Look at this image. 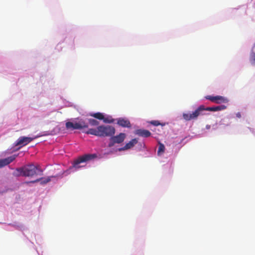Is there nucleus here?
<instances>
[{"mask_svg":"<svg viewBox=\"0 0 255 255\" xmlns=\"http://www.w3.org/2000/svg\"><path fill=\"white\" fill-rule=\"evenodd\" d=\"M227 107L224 105L206 108L204 105H201L192 113H183V118L185 121H189L197 119L199 116L203 115V112L205 111L216 112L224 110Z\"/></svg>","mask_w":255,"mask_h":255,"instance_id":"obj_1","label":"nucleus"},{"mask_svg":"<svg viewBox=\"0 0 255 255\" xmlns=\"http://www.w3.org/2000/svg\"><path fill=\"white\" fill-rule=\"evenodd\" d=\"M16 176H23L27 177H33L35 175H42L43 170L39 165L35 166L34 164H29L23 167L17 168L16 169Z\"/></svg>","mask_w":255,"mask_h":255,"instance_id":"obj_2","label":"nucleus"},{"mask_svg":"<svg viewBox=\"0 0 255 255\" xmlns=\"http://www.w3.org/2000/svg\"><path fill=\"white\" fill-rule=\"evenodd\" d=\"M100 137L110 136L115 134V128L112 126H99Z\"/></svg>","mask_w":255,"mask_h":255,"instance_id":"obj_3","label":"nucleus"},{"mask_svg":"<svg viewBox=\"0 0 255 255\" xmlns=\"http://www.w3.org/2000/svg\"><path fill=\"white\" fill-rule=\"evenodd\" d=\"M96 157L97 155L95 154H85L82 156L79 157L74 161L73 163V167L76 168H79L80 167V166L79 165L80 163L93 159Z\"/></svg>","mask_w":255,"mask_h":255,"instance_id":"obj_4","label":"nucleus"},{"mask_svg":"<svg viewBox=\"0 0 255 255\" xmlns=\"http://www.w3.org/2000/svg\"><path fill=\"white\" fill-rule=\"evenodd\" d=\"M126 134L124 133H120L117 135L111 136L110 142L108 144L109 147H113L116 143H122L126 138Z\"/></svg>","mask_w":255,"mask_h":255,"instance_id":"obj_5","label":"nucleus"},{"mask_svg":"<svg viewBox=\"0 0 255 255\" xmlns=\"http://www.w3.org/2000/svg\"><path fill=\"white\" fill-rule=\"evenodd\" d=\"M39 136H40V135H38L33 137L20 136L15 142L14 145L15 146L20 145V147L18 148V149H19L20 147L27 145L28 143L32 141L33 139Z\"/></svg>","mask_w":255,"mask_h":255,"instance_id":"obj_6","label":"nucleus"},{"mask_svg":"<svg viewBox=\"0 0 255 255\" xmlns=\"http://www.w3.org/2000/svg\"><path fill=\"white\" fill-rule=\"evenodd\" d=\"M205 98L207 100H210L211 102L215 104H220L222 103H227L228 102L227 98L222 96H206Z\"/></svg>","mask_w":255,"mask_h":255,"instance_id":"obj_7","label":"nucleus"},{"mask_svg":"<svg viewBox=\"0 0 255 255\" xmlns=\"http://www.w3.org/2000/svg\"><path fill=\"white\" fill-rule=\"evenodd\" d=\"M17 156V155H13L7 158L0 159V168L12 162Z\"/></svg>","mask_w":255,"mask_h":255,"instance_id":"obj_8","label":"nucleus"},{"mask_svg":"<svg viewBox=\"0 0 255 255\" xmlns=\"http://www.w3.org/2000/svg\"><path fill=\"white\" fill-rule=\"evenodd\" d=\"M117 124L124 128H130L131 124L128 120L125 118H119L117 120Z\"/></svg>","mask_w":255,"mask_h":255,"instance_id":"obj_9","label":"nucleus"},{"mask_svg":"<svg viewBox=\"0 0 255 255\" xmlns=\"http://www.w3.org/2000/svg\"><path fill=\"white\" fill-rule=\"evenodd\" d=\"M137 143V140L136 138L132 139L129 142L127 143L123 147L120 148L119 151L126 150L132 147Z\"/></svg>","mask_w":255,"mask_h":255,"instance_id":"obj_10","label":"nucleus"},{"mask_svg":"<svg viewBox=\"0 0 255 255\" xmlns=\"http://www.w3.org/2000/svg\"><path fill=\"white\" fill-rule=\"evenodd\" d=\"M135 133L140 136L143 137H148L151 135V132L146 129H139L135 131Z\"/></svg>","mask_w":255,"mask_h":255,"instance_id":"obj_11","label":"nucleus"},{"mask_svg":"<svg viewBox=\"0 0 255 255\" xmlns=\"http://www.w3.org/2000/svg\"><path fill=\"white\" fill-rule=\"evenodd\" d=\"M65 127L67 129H81V127L78 125V123L68 122L66 123Z\"/></svg>","mask_w":255,"mask_h":255,"instance_id":"obj_12","label":"nucleus"},{"mask_svg":"<svg viewBox=\"0 0 255 255\" xmlns=\"http://www.w3.org/2000/svg\"><path fill=\"white\" fill-rule=\"evenodd\" d=\"M99 126L96 128H90L84 132L88 134H92L97 136H100L99 131Z\"/></svg>","mask_w":255,"mask_h":255,"instance_id":"obj_13","label":"nucleus"},{"mask_svg":"<svg viewBox=\"0 0 255 255\" xmlns=\"http://www.w3.org/2000/svg\"><path fill=\"white\" fill-rule=\"evenodd\" d=\"M50 180H51V177H47L46 178H40L37 179H36L35 180L30 181V182H29V183H35V182H37L40 181V183L41 184H45L47 183L49 181H50ZM26 183H28V182H26Z\"/></svg>","mask_w":255,"mask_h":255,"instance_id":"obj_14","label":"nucleus"},{"mask_svg":"<svg viewBox=\"0 0 255 255\" xmlns=\"http://www.w3.org/2000/svg\"><path fill=\"white\" fill-rule=\"evenodd\" d=\"M250 60L252 65H255V42L252 48Z\"/></svg>","mask_w":255,"mask_h":255,"instance_id":"obj_15","label":"nucleus"},{"mask_svg":"<svg viewBox=\"0 0 255 255\" xmlns=\"http://www.w3.org/2000/svg\"><path fill=\"white\" fill-rule=\"evenodd\" d=\"M90 115L97 119L99 120H103L104 119V116L101 113H96L94 114H90Z\"/></svg>","mask_w":255,"mask_h":255,"instance_id":"obj_16","label":"nucleus"},{"mask_svg":"<svg viewBox=\"0 0 255 255\" xmlns=\"http://www.w3.org/2000/svg\"><path fill=\"white\" fill-rule=\"evenodd\" d=\"M78 125L81 127V129H83L84 128H88V124L86 123L84 120L81 119L79 122L78 123Z\"/></svg>","mask_w":255,"mask_h":255,"instance_id":"obj_17","label":"nucleus"},{"mask_svg":"<svg viewBox=\"0 0 255 255\" xmlns=\"http://www.w3.org/2000/svg\"><path fill=\"white\" fill-rule=\"evenodd\" d=\"M165 147L163 144L159 142V147L157 151L158 155H160L162 153H163L164 151Z\"/></svg>","mask_w":255,"mask_h":255,"instance_id":"obj_18","label":"nucleus"},{"mask_svg":"<svg viewBox=\"0 0 255 255\" xmlns=\"http://www.w3.org/2000/svg\"><path fill=\"white\" fill-rule=\"evenodd\" d=\"M88 123L92 126H97L99 124V122L93 119H89L88 120Z\"/></svg>","mask_w":255,"mask_h":255,"instance_id":"obj_19","label":"nucleus"},{"mask_svg":"<svg viewBox=\"0 0 255 255\" xmlns=\"http://www.w3.org/2000/svg\"><path fill=\"white\" fill-rule=\"evenodd\" d=\"M103 120L105 123H112L114 122V120L113 119L111 118L110 119H109L108 118H105V117H104V119Z\"/></svg>","mask_w":255,"mask_h":255,"instance_id":"obj_20","label":"nucleus"},{"mask_svg":"<svg viewBox=\"0 0 255 255\" xmlns=\"http://www.w3.org/2000/svg\"><path fill=\"white\" fill-rule=\"evenodd\" d=\"M150 123L151 124L155 126H157L160 125V123L158 121H152L151 122H150Z\"/></svg>","mask_w":255,"mask_h":255,"instance_id":"obj_21","label":"nucleus"},{"mask_svg":"<svg viewBox=\"0 0 255 255\" xmlns=\"http://www.w3.org/2000/svg\"><path fill=\"white\" fill-rule=\"evenodd\" d=\"M237 117H238V118H240L241 117L240 113L237 114Z\"/></svg>","mask_w":255,"mask_h":255,"instance_id":"obj_22","label":"nucleus"}]
</instances>
